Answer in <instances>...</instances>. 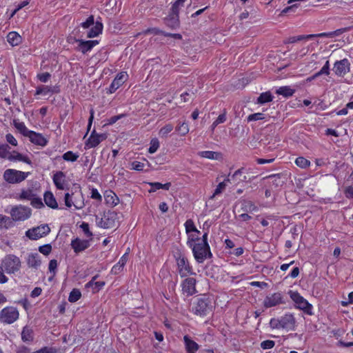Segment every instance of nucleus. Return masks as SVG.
I'll return each mask as SVG.
<instances>
[{"instance_id": "59", "label": "nucleus", "mask_w": 353, "mask_h": 353, "mask_svg": "<svg viewBox=\"0 0 353 353\" xmlns=\"http://www.w3.org/2000/svg\"><path fill=\"white\" fill-rule=\"evenodd\" d=\"M270 326L272 329H281L280 319L273 318L270 321Z\"/></svg>"}, {"instance_id": "30", "label": "nucleus", "mask_w": 353, "mask_h": 353, "mask_svg": "<svg viewBox=\"0 0 353 353\" xmlns=\"http://www.w3.org/2000/svg\"><path fill=\"white\" fill-rule=\"evenodd\" d=\"M295 90L292 89L290 86H282L276 90V93L279 95H283L285 97H290L294 94Z\"/></svg>"}, {"instance_id": "58", "label": "nucleus", "mask_w": 353, "mask_h": 353, "mask_svg": "<svg viewBox=\"0 0 353 353\" xmlns=\"http://www.w3.org/2000/svg\"><path fill=\"white\" fill-rule=\"evenodd\" d=\"M8 223H11L10 217L0 214V228H8Z\"/></svg>"}, {"instance_id": "61", "label": "nucleus", "mask_w": 353, "mask_h": 353, "mask_svg": "<svg viewBox=\"0 0 353 353\" xmlns=\"http://www.w3.org/2000/svg\"><path fill=\"white\" fill-rule=\"evenodd\" d=\"M90 197L93 199L97 200V201L101 202L102 200V196L96 188H92L91 190V196Z\"/></svg>"}, {"instance_id": "36", "label": "nucleus", "mask_w": 353, "mask_h": 353, "mask_svg": "<svg viewBox=\"0 0 353 353\" xmlns=\"http://www.w3.org/2000/svg\"><path fill=\"white\" fill-rule=\"evenodd\" d=\"M97 276H94L87 284L86 287H93V290L99 291L104 285V281H95Z\"/></svg>"}, {"instance_id": "39", "label": "nucleus", "mask_w": 353, "mask_h": 353, "mask_svg": "<svg viewBox=\"0 0 353 353\" xmlns=\"http://www.w3.org/2000/svg\"><path fill=\"white\" fill-rule=\"evenodd\" d=\"M81 296V293L79 289L74 288L70 293L68 301L70 303L77 301Z\"/></svg>"}, {"instance_id": "53", "label": "nucleus", "mask_w": 353, "mask_h": 353, "mask_svg": "<svg viewBox=\"0 0 353 353\" xmlns=\"http://www.w3.org/2000/svg\"><path fill=\"white\" fill-rule=\"evenodd\" d=\"M80 228L82 229V230H83V232H84L85 235L87 237H89V238H90V239H92V236H93V234H92V232L90 230V228H89V224H88V223L83 222V223L81 224Z\"/></svg>"}, {"instance_id": "15", "label": "nucleus", "mask_w": 353, "mask_h": 353, "mask_svg": "<svg viewBox=\"0 0 353 353\" xmlns=\"http://www.w3.org/2000/svg\"><path fill=\"white\" fill-rule=\"evenodd\" d=\"M281 327L287 330H294L296 321L291 314H285L280 318Z\"/></svg>"}, {"instance_id": "38", "label": "nucleus", "mask_w": 353, "mask_h": 353, "mask_svg": "<svg viewBox=\"0 0 353 353\" xmlns=\"http://www.w3.org/2000/svg\"><path fill=\"white\" fill-rule=\"evenodd\" d=\"M50 92H57L54 89H52L51 87L48 85H41L37 88L36 90V94H43L46 95Z\"/></svg>"}, {"instance_id": "28", "label": "nucleus", "mask_w": 353, "mask_h": 353, "mask_svg": "<svg viewBox=\"0 0 353 353\" xmlns=\"http://www.w3.org/2000/svg\"><path fill=\"white\" fill-rule=\"evenodd\" d=\"M8 159L10 161H23L25 162L29 165L32 164L31 160L27 157L23 156L21 154L14 151L12 154H10L8 157Z\"/></svg>"}, {"instance_id": "64", "label": "nucleus", "mask_w": 353, "mask_h": 353, "mask_svg": "<svg viewBox=\"0 0 353 353\" xmlns=\"http://www.w3.org/2000/svg\"><path fill=\"white\" fill-rule=\"evenodd\" d=\"M50 77H51V75L49 72H44V73L39 74L37 75L38 79L40 81L43 82V83L47 82L50 79Z\"/></svg>"}, {"instance_id": "50", "label": "nucleus", "mask_w": 353, "mask_h": 353, "mask_svg": "<svg viewBox=\"0 0 353 353\" xmlns=\"http://www.w3.org/2000/svg\"><path fill=\"white\" fill-rule=\"evenodd\" d=\"M330 74V62L327 60L323 66V68L317 72V75H326L328 76Z\"/></svg>"}, {"instance_id": "29", "label": "nucleus", "mask_w": 353, "mask_h": 353, "mask_svg": "<svg viewBox=\"0 0 353 353\" xmlns=\"http://www.w3.org/2000/svg\"><path fill=\"white\" fill-rule=\"evenodd\" d=\"M149 185L151 186V189L149 190V192H154L160 189L168 190L171 186L170 183H166L165 184H162L159 182H153V183H149Z\"/></svg>"}, {"instance_id": "52", "label": "nucleus", "mask_w": 353, "mask_h": 353, "mask_svg": "<svg viewBox=\"0 0 353 353\" xmlns=\"http://www.w3.org/2000/svg\"><path fill=\"white\" fill-rule=\"evenodd\" d=\"M200 241L199 237L198 235L195 236L194 234H188V241H187V245L192 248L193 245H194L196 243V241L199 242Z\"/></svg>"}, {"instance_id": "26", "label": "nucleus", "mask_w": 353, "mask_h": 353, "mask_svg": "<svg viewBox=\"0 0 353 353\" xmlns=\"http://www.w3.org/2000/svg\"><path fill=\"white\" fill-rule=\"evenodd\" d=\"M350 29V28H340V29L336 30L332 32H322V33L316 34V36L317 37L334 38V37L340 36L343 33L348 31Z\"/></svg>"}, {"instance_id": "14", "label": "nucleus", "mask_w": 353, "mask_h": 353, "mask_svg": "<svg viewBox=\"0 0 353 353\" xmlns=\"http://www.w3.org/2000/svg\"><path fill=\"white\" fill-rule=\"evenodd\" d=\"M98 43L99 41L97 40L85 41L81 39V41H79V44L75 48V50L85 54L88 52H90Z\"/></svg>"}, {"instance_id": "45", "label": "nucleus", "mask_w": 353, "mask_h": 353, "mask_svg": "<svg viewBox=\"0 0 353 353\" xmlns=\"http://www.w3.org/2000/svg\"><path fill=\"white\" fill-rule=\"evenodd\" d=\"M62 158L66 161L74 162L77 160L79 155L72 151H68L63 154Z\"/></svg>"}, {"instance_id": "63", "label": "nucleus", "mask_w": 353, "mask_h": 353, "mask_svg": "<svg viewBox=\"0 0 353 353\" xmlns=\"http://www.w3.org/2000/svg\"><path fill=\"white\" fill-rule=\"evenodd\" d=\"M125 117V114H121L119 115L113 116L108 119L107 124L112 125V124L115 123L118 120H119L120 119Z\"/></svg>"}, {"instance_id": "44", "label": "nucleus", "mask_w": 353, "mask_h": 353, "mask_svg": "<svg viewBox=\"0 0 353 353\" xmlns=\"http://www.w3.org/2000/svg\"><path fill=\"white\" fill-rule=\"evenodd\" d=\"M34 196V194L31 190H23L19 194V199L21 200H31Z\"/></svg>"}, {"instance_id": "34", "label": "nucleus", "mask_w": 353, "mask_h": 353, "mask_svg": "<svg viewBox=\"0 0 353 353\" xmlns=\"http://www.w3.org/2000/svg\"><path fill=\"white\" fill-rule=\"evenodd\" d=\"M273 99V96L270 93V92H265L261 93L257 99V103L259 104H264L268 102L272 101Z\"/></svg>"}, {"instance_id": "42", "label": "nucleus", "mask_w": 353, "mask_h": 353, "mask_svg": "<svg viewBox=\"0 0 353 353\" xmlns=\"http://www.w3.org/2000/svg\"><path fill=\"white\" fill-rule=\"evenodd\" d=\"M21 339L23 341H31L33 339L32 331L25 327L21 332Z\"/></svg>"}, {"instance_id": "25", "label": "nucleus", "mask_w": 353, "mask_h": 353, "mask_svg": "<svg viewBox=\"0 0 353 353\" xmlns=\"http://www.w3.org/2000/svg\"><path fill=\"white\" fill-rule=\"evenodd\" d=\"M43 196L44 201L49 208L52 209L58 208V203L57 202V200L51 192H46Z\"/></svg>"}, {"instance_id": "10", "label": "nucleus", "mask_w": 353, "mask_h": 353, "mask_svg": "<svg viewBox=\"0 0 353 353\" xmlns=\"http://www.w3.org/2000/svg\"><path fill=\"white\" fill-rule=\"evenodd\" d=\"M50 232V228L48 224H42L39 226L29 229L26 231V235L30 239L37 240L43 236L48 235Z\"/></svg>"}, {"instance_id": "3", "label": "nucleus", "mask_w": 353, "mask_h": 353, "mask_svg": "<svg viewBox=\"0 0 353 353\" xmlns=\"http://www.w3.org/2000/svg\"><path fill=\"white\" fill-rule=\"evenodd\" d=\"M97 225L104 229H110L118 224V214L114 211H108L103 214V217L96 216Z\"/></svg>"}, {"instance_id": "6", "label": "nucleus", "mask_w": 353, "mask_h": 353, "mask_svg": "<svg viewBox=\"0 0 353 353\" xmlns=\"http://www.w3.org/2000/svg\"><path fill=\"white\" fill-rule=\"evenodd\" d=\"M30 172H22L14 169H7L3 173V179L8 183L14 184L23 181Z\"/></svg>"}, {"instance_id": "37", "label": "nucleus", "mask_w": 353, "mask_h": 353, "mask_svg": "<svg viewBox=\"0 0 353 353\" xmlns=\"http://www.w3.org/2000/svg\"><path fill=\"white\" fill-rule=\"evenodd\" d=\"M230 174H229L228 178L225 179L223 182H221L219 183V185L216 186V189L214 190V194L211 196V199H213L216 195L219 194L223 192V190L226 187L225 183L230 181Z\"/></svg>"}, {"instance_id": "49", "label": "nucleus", "mask_w": 353, "mask_h": 353, "mask_svg": "<svg viewBox=\"0 0 353 353\" xmlns=\"http://www.w3.org/2000/svg\"><path fill=\"white\" fill-rule=\"evenodd\" d=\"M184 225L187 234L190 233L192 231H197V229L194 225V221L192 219H188L185 221Z\"/></svg>"}, {"instance_id": "1", "label": "nucleus", "mask_w": 353, "mask_h": 353, "mask_svg": "<svg viewBox=\"0 0 353 353\" xmlns=\"http://www.w3.org/2000/svg\"><path fill=\"white\" fill-rule=\"evenodd\" d=\"M173 256L176 262L178 272L181 277H186L189 274H194L188 259L180 250H177Z\"/></svg>"}, {"instance_id": "35", "label": "nucleus", "mask_w": 353, "mask_h": 353, "mask_svg": "<svg viewBox=\"0 0 353 353\" xmlns=\"http://www.w3.org/2000/svg\"><path fill=\"white\" fill-rule=\"evenodd\" d=\"M14 127L25 137H28L31 130H29L23 122L13 121Z\"/></svg>"}, {"instance_id": "21", "label": "nucleus", "mask_w": 353, "mask_h": 353, "mask_svg": "<svg viewBox=\"0 0 353 353\" xmlns=\"http://www.w3.org/2000/svg\"><path fill=\"white\" fill-rule=\"evenodd\" d=\"M65 175L61 171L57 172L53 175V178H52L53 182L57 189H59V190H64L65 189V186H64V184L65 182Z\"/></svg>"}, {"instance_id": "2", "label": "nucleus", "mask_w": 353, "mask_h": 353, "mask_svg": "<svg viewBox=\"0 0 353 353\" xmlns=\"http://www.w3.org/2000/svg\"><path fill=\"white\" fill-rule=\"evenodd\" d=\"M191 248L193 256L196 261L199 263H202L205 260L212 257V254L209 244H203L197 242Z\"/></svg>"}, {"instance_id": "47", "label": "nucleus", "mask_w": 353, "mask_h": 353, "mask_svg": "<svg viewBox=\"0 0 353 353\" xmlns=\"http://www.w3.org/2000/svg\"><path fill=\"white\" fill-rule=\"evenodd\" d=\"M244 168H241L237 170H236L234 172V173L231 176V178L230 180H233V181H243L246 179V176H244L243 178H241L240 176H241L242 174L243 173V171H244Z\"/></svg>"}, {"instance_id": "22", "label": "nucleus", "mask_w": 353, "mask_h": 353, "mask_svg": "<svg viewBox=\"0 0 353 353\" xmlns=\"http://www.w3.org/2000/svg\"><path fill=\"white\" fill-rule=\"evenodd\" d=\"M183 341L187 353H196V352L199 350V345L195 341L192 340L189 336H184Z\"/></svg>"}, {"instance_id": "55", "label": "nucleus", "mask_w": 353, "mask_h": 353, "mask_svg": "<svg viewBox=\"0 0 353 353\" xmlns=\"http://www.w3.org/2000/svg\"><path fill=\"white\" fill-rule=\"evenodd\" d=\"M39 251L41 254L47 256V255H48L51 252V251H52V246H51L50 244H46V245L39 246Z\"/></svg>"}, {"instance_id": "60", "label": "nucleus", "mask_w": 353, "mask_h": 353, "mask_svg": "<svg viewBox=\"0 0 353 353\" xmlns=\"http://www.w3.org/2000/svg\"><path fill=\"white\" fill-rule=\"evenodd\" d=\"M182 6L179 2H174L171 8L170 14L179 16V10Z\"/></svg>"}, {"instance_id": "54", "label": "nucleus", "mask_w": 353, "mask_h": 353, "mask_svg": "<svg viewBox=\"0 0 353 353\" xmlns=\"http://www.w3.org/2000/svg\"><path fill=\"white\" fill-rule=\"evenodd\" d=\"M84 205L85 204L83 202V195L82 194H80L79 199H77L76 198L74 199L73 202V206L75 208V209L80 210L82 209L84 207Z\"/></svg>"}, {"instance_id": "18", "label": "nucleus", "mask_w": 353, "mask_h": 353, "mask_svg": "<svg viewBox=\"0 0 353 353\" xmlns=\"http://www.w3.org/2000/svg\"><path fill=\"white\" fill-rule=\"evenodd\" d=\"M70 245L75 253H79L90 247V241L76 238L71 241Z\"/></svg>"}, {"instance_id": "5", "label": "nucleus", "mask_w": 353, "mask_h": 353, "mask_svg": "<svg viewBox=\"0 0 353 353\" xmlns=\"http://www.w3.org/2000/svg\"><path fill=\"white\" fill-rule=\"evenodd\" d=\"M1 265L8 274H14L19 271L21 262L20 259L14 254H8L2 260Z\"/></svg>"}, {"instance_id": "57", "label": "nucleus", "mask_w": 353, "mask_h": 353, "mask_svg": "<svg viewBox=\"0 0 353 353\" xmlns=\"http://www.w3.org/2000/svg\"><path fill=\"white\" fill-rule=\"evenodd\" d=\"M31 201V205L36 208H41L44 206L41 199L40 198H34V196L32 197Z\"/></svg>"}, {"instance_id": "56", "label": "nucleus", "mask_w": 353, "mask_h": 353, "mask_svg": "<svg viewBox=\"0 0 353 353\" xmlns=\"http://www.w3.org/2000/svg\"><path fill=\"white\" fill-rule=\"evenodd\" d=\"M275 345V342L272 340L263 341L261 343V347L263 350L272 349Z\"/></svg>"}, {"instance_id": "13", "label": "nucleus", "mask_w": 353, "mask_h": 353, "mask_svg": "<svg viewBox=\"0 0 353 353\" xmlns=\"http://www.w3.org/2000/svg\"><path fill=\"white\" fill-rule=\"evenodd\" d=\"M283 294L281 292H275L266 296L263 301V305L266 308L276 306L284 303Z\"/></svg>"}, {"instance_id": "31", "label": "nucleus", "mask_w": 353, "mask_h": 353, "mask_svg": "<svg viewBox=\"0 0 353 353\" xmlns=\"http://www.w3.org/2000/svg\"><path fill=\"white\" fill-rule=\"evenodd\" d=\"M105 200L108 205L112 207L117 205L119 201L117 195L112 192H110L105 195Z\"/></svg>"}, {"instance_id": "9", "label": "nucleus", "mask_w": 353, "mask_h": 353, "mask_svg": "<svg viewBox=\"0 0 353 353\" xmlns=\"http://www.w3.org/2000/svg\"><path fill=\"white\" fill-rule=\"evenodd\" d=\"M19 312L13 307H6L0 312V321L3 323L11 324L19 318Z\"/></svg>"}, {"instance_id": "43", "label": "nucleus", "mask_w": 353, "mask_h": 353, "mask_svg": "<svg viewBox=\"0 0 353 353\" xmlns=\"http://www.w3.org/2000/svg\"><path fill=\"white\" fill-rule=\"evenodd\" d=\"M174 126L170 124H166L165 126L161 128L159 132V135L161 137H166L168 134L172 131Z\"/></svg>"}, {"instance_id": "62", "label": "nucleus", "mask_w": 353, "mask_h": 353, "mask_svg": "<svg viewBox=\"0 0 353 353\" xmlns=\"http://www.w3.org/2000/svg\"><path fill=\"white\" fill-rule=\"evenodd\" d=\"M57 350L55 348L43 347L37 351H34L32 353H56Z\"/></svg>"}, {"instance_id": "33", "label": "nucleus", "mask_w": 353, "mask_h": 353, "mask_svg": "<svg viewBox=\"0 0 353 353\" xmlns=\"http://www.w3.org/2000/svg\"><path fill=\"white\" fill-rule=\"evenodd\" d=\"M198 155L208 159H218L221 153L213 151H201L198 152Z\"/></svg>"}, {"instance_id": "46", "label": "nucleus", "mask_w": 353, "mask_h": 353, "mask_svg": "<svg viewBox=\"0 0 353 353\" xmlns=\"http://www.w3.org/2000/svg\"><path fill=\"white\" fill-rule=\"evenodd\" d=\"M295 163L297 166L301 168H306L310 165V161L303 157L296 158Z\"/></svg>"}, {"instance_id": "23", "label": "nucleus", "mask_w": 353, "mask_h": 353, "mask_svg": "<svg viewBox=\"0 0 353 353\" xmlns=\"http://www.w3.org/2000/svg\"><path fill=\"white\" fill-rule=\"evenodd\" d=\"M27 263L30 268L37 269L41 263L39 254L30 253L28 256Z\"/></svg>"}, {"instance_id": "51", "label": "nucleus", "mask_w": 353, "mask_h": 353, "mask_svg": "<svg viewBox=\"0 0 353 353\" xmlns=\"http://www.w3.org/2000/svg\"><path fill=\"white\" fill-rule=\"evenodd\" d=\"M159 147V142L157 139H152L150 141V146L148 149V152L150 154L154 153Z\"/></svg>"}, {"instance_id": "17", "label": "nucleus", "mask_w": 353, "mask_h": 353, "mask_svg": "<svg viewBox=\"0 0 353 353\" xmlns=\"http://www.w3.org/2000/svg\"><path fill=\"white\" fill-rule=\"evenodd\" d=\"M196 279L192 277L186 278L182 283V290L188 295H192L196 293Z\"/></svg>"}, {"instance_id": "12", "label": "nucleus", "mask_w": 353, "mask_h": 353, "mask_svg": "<svg viewBox=\"0 0 353 353\" xmlns=\"http://www.w3.org/2000/svg\"><path fill=\"white\" fill-rule=\"evenodd\" d=\"M194 313L199 316H205L211 311L210 301L208 299L201 298L197 300L193 308Z\"/></svg>"}, {"instance_id": "48", "label": "nucleus", "mask_w": 353, "mask_h": 353, "mask_svg": "<svg viewBox=\"0 0 353 353\" xmlns=\"http://www.w3.org/2000/svg\"><path fill=\"white\" fill-rule=\"evenodd\" d=\"M265 118V114L263 113L258 112V113L250 114L247 118V121L248 122L255 121L263 120Z\"/></svg>"}, {"instance_id": "20", "label": "nucleus", "mask_w": 353, "mask_h": 353, "mask_svg": "<svg viewBox=\"0 0 353 353\" xmlns=\"http://www.w3.org/2000/svg\"><path fill=\"white\" fill-rule=\"evenodd\" d=\"M27 137L30 139L32 143L40 146H45L48 143V140L41 134L34 131H30Z\"/></svg>"}, {"instance_id": "32", "label": "nucleus", "mask_w": 353, "mask_h": 353, "mask_svg": "<svg viewBox=\"0 0 353 353\" xmlns=\"http://www.w3.org/2000/svg\"><path fill=\"white\" fill-rule=\"evenodd\" d=\"M316 34H307V35H299L296 37H292L288 39V40L285 41L286 43H294L297 41H300L305 39H309L317 37Z\"/></svg>"}, {"instance_id": "16", "label": "nucleus", "mask_w": 353, "mask_h": 353, "mask_svg": "<svg viewBox=\"0 0 353 353\" xmlns=\"http://www.w3.org/2000/svg\"><path fill=\"white\" fill-rule=\"evenodd\" d=\"M107 138L105 134H96L94 130L89 139L85 142V146L88 148L97 147L102 141Z\"/></svg>"}, {"instance_id": "11", "label": "nucleus", "mask_w": 353, "mask_h": 353, "mask_svg": "<svg viewBox=\"0 0 353 353\" xmlns=\"http://www.w3.org/2000/svg\"><path fill=\"white\" fill-rule=\"evenodd\" d=\"M334 74L339 77H343L350 71V63L347 59L336 61L332 68Z\"/></svg>"}, {"instance_id": "4", "label": "nucleus", "mask_w": 353, "mask_h": 353, "mask_svg": "<svg viewBox=\"0 0 353 353\" xmlns=\"http://www.w3.org/2000/svg\"><path fill=\"white\" fill-rule=\"evenodd\" d=\"M91 26H94L88 32V38H94L102 33L103 28V23L98 20L94 22L93 15H90L84 22L81 23V26L84 29L89 28Z\"/></svg>"}, {"instance_id": "40", "label": "nucleus", "mask_w": 353, "mask_h": 353, "mask_svg": "<svg viewBox=\"0 0 353 353\" xmlns=\"http://www.w3.org/2000/svg\"><path fill=\"white\" fill-rule=\"evenodd\" d=\"M176 131L181 136H184L189 132L188 125L185 122H179L176 128Z\"/></svg>"}, {"instance_id": "7", "label": "nucleus", "mask_w": 353, "mask_h": 353, "mask_svg": "<svg viewBox=\"0 0 353 353\" xmlns=\"http://www.w3.org/2000/svg\"><path fill=\"white\" fill-rule=\"evenodd\" d=\"M289 294L290 298L294 302L296 307L299 309L303 310L305 313L307 314H312V306L308 301L305 299L298 292H294L290 290L289 292Z\"/></svg>"}, {"instance_id": "8", "label": "nucleus", "mask_w": 353, "mask_h": 353, "mask_svg": "<svg viewBox=\"0 0 353 353\" xmlns=\"http://www.w3.org/2000/svg\"><path fill=\"white\" fill-rule=\"evenodd\" d=\"M31 209L21 205L13 207L10 210V215L13 221H24L31 215Z\"/></svg>"}, {"instance_id": "24", "label": "nucleus", "mask_w": 353, "mask_h": 353, "mask_svg": "<svg viewBox=\"0 0 353 353\" xmlns=\"http://www.w3.org/2000/svg\"><path fill=\"white\" fill-rule=\"evenodd\" d=\"M164 23L167 26L172 29H176L179 27V17L170 14L164 19Z\"/></svg>"}, {"instance_id": "41", "label": "nucleus", "mask_w": 353, "mask_h": 353, "mask_svg": "<svg viewBox=\"0 0 353 353\" xmlns=\"http://www.w3.org/2000/svg\"><path fill=\"white\" fill-rule=\"evenodd\" d=\"M242 210L245 212H252L257 210V207L250 201L244 200L242 202Z\"/></svg>"}, {"instance_id": "27", "label": "nucleus", "mask_w": 353, "mask_h": 353, "mask_svg": "<svg viewBox=\"0 0 353 353\" xmlns=\"http://www.w3.org/2000/svg\"><path fill=\"white\" fill-rule=\"evenodd\" d=\"M7 41L12 46H16L21 42V37L17 32H10L7 35Z\"/></svg>"}, {"instance_id": "19", "label": "nucleus", "mask_w": 353, "mask_h": 353, "mask_svg": "<svg viewBox=\"0 0 353 353\" xmlns=\"http://www.w3.org/2000/svg\"><path fill=\"white\" fill-rule=\"evenodd\" d=\"M126 74L121 72L117 75L115 79L111 83L108 92L112 94L114 93L125 81Z\"/></svg>"}]
</instances>
